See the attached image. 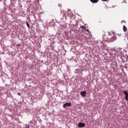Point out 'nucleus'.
Instances as JSON below:
<instances>
[{
	"instance_id": "nucleus-1",
	"label": "nucleus",
	"mask_w": 128,
	"mask_h": 128,
	"mask_svg": "<svg viewBox=\"0 0 128 128\" xmlns=\"http://www.w3.org/2000/svg\"><path fill=\"white\" fill-rule=\"evenodd\" d=\"M84 126H86V124L84 123L80 122L78 124V128H84Z\"/></svg>"
},
{
	"instance_id": "nucleus-2",
	"label": "nucleus",
	"mask_w": 128,
	"mask_h": 128,
	"mask_svg": "<svg viewBox=\"0 0 128 128\" xmlns=\"http://www.w3.org/2000/svg\"><path fill=\"white\" fill-rule=\"evenodd\" d=\"M72 106V103L66 102L64 104L63 108H66V106Z\"/></svg>"
},
{
	"instance_id": "nucleus-3",
	"label": "nucleus",
	"mask_w": 128,
	"mask_h": 128,
	"mask_svg": "<svg viewBox=\"0 0 128 128\" xmlns=\"http://www.w3.org/2000/svg\"><path fill=\"white\" fill-rule=\"evenodd\" d=\"M123 92L125 96V100H128V92H126V90H124Z\"/></svg>"
},
{
	"instance_id": "nucleus-4",
	"label": "nucleus",
	"mask_w": 128,
	"mask_h": 128,
	"mask_svg": "<svg viewBox=\"0 0 128 128\" xmlns=\"http://www.w3.org/2000/svg\"><path fill=\"white\" fill-rule=\"evenodd\" d=\"M80 94H81V96H82L84 98V96H86V92L82 91L80 92Z\"/></svg>"
},
{
	"instance_id": "nucleus-5",
	"label": "nucleus",
	"mask_w": 128,
	"mask_h": 128,
	"mask_svg": "<svg viewBox=\"0 0 128 128\" xmlns=\"http://www.w3.org/2000/svg\"><path fill=\"white\" fill-rule=\"evenodd\" d=\"M116 40V36H113L111 38H110V42H114Z\"/></svg>"
},
{
	"instance_id": "nucleus-6",
	"label": "nucleus",
	"mask_w": 128,
	"mask_h": 128,
	"mask_svg": "<svg viewBox=\"0 0 128 128\" xmlns=\"http://www.w3.org/2000/svg\"><path fill=\"white\" fill-rule=\"evenodd\" d=\"M80 28H82V30H86V32H88V30H86V27L84 26H80Z\"/></svg>"
},
{
	"instance_id": "nucleus-7",
	"label": "nucleus",
	"mask_w": 128,
	"mask_h": 128,
	"mask_svg": "<svg viewBox=\"0 0 128 128\" xmlns=\"http://www.w3.org/2000/svg\"><path fill=\"white\" fill-rule=\"evenodd\" d=\"M98 0H90L91 2H93V4H96V2H98Z\"/></svg>"
},
{
	"instance_id": "nucleus-8",
	"label": "nucleus",
	"mask_w": 128,
	"mask_h": 128,
	"mask_svg": "<svg viewBox=\"0 0 128 128\" xmlns=\"http://www.w3.org/2000/svg\"><path fill=\"white\" fill-rule=\"evenodd\" d=\"M123 30L124 32H126V30H128V29L126 28V26L124 25L123 26Z\"/></svg>"
},
{
	"instance_id": "nucleus-9",
	"label": "nucleus",
	"mask_w": 128,
	"mask_h": 128,
	"mask_svg": "<svg viewBox=\"0 0 128 128\" xmlns=\"http://www.w3.org/2000/svg\"><path fill=\"white\" fill-rule=\"evenodd\" d=\"M26 24L28 28H30V24L28 22V21L26 22Z\"/></svg>"
},
{
	"instance_id": "nucleus-10",
	"label": "nucleus",
	"mask_w": 128,
	"mask_h": 128,
	"mask_svg": "<svg viewBox=\"0 0 128 128\" xmlns=\"http://www.w3.org/2000/svg\"><path fill=\"white\" fill-rule=\"evenodd\" d=\"M112 34L113 36H114L116 34V32H112Z\"/></svg>"
},
{
	"instance_id": "nucleus-11",
	"label": "nucleus",
	"mask_w": 128,
	"mask_h": 128,
	"mask_svg": "<svg viewBox=\"0 0 128 128\" xmlns=\"http://www.w3.org/2000/svg\"><path fill=\"white\" fill-rule=\"evenodd\" d=\"M102 2H108V0H102Z\"/></svg>"
},
{
	"instance_id": "nucleus-12",
	"label": "nucleus",
	"mask_w": 128,
	"mask_h": 128,
	"mask_svg": "<svg viewBox=\"0 0 128 128\" xmlns=\"http://www.w3.org/2000/svg\"><path fill=\"white\" fill-rule=\"evenodd\" d=\"M122 22H124L126 24V21L122 20Z\"/></svg>"
},
{
	"instance_id": "nucleus-13",
	"label": "nucleus",
	"mask_w": 128,
	"mask_h": 128,
	"mask_svg": "<svg viewBox=\"0 0 128 128\" xmlns=\"http://www.w3.org/2000/svg\"><path fill=\"white\" fill-rule=\"evenodd\" d=\"M20 46V44H18L17 46Z\"/></svg>"
},
{
	"instance_id": "nucleus-14",
	"label": "nucleus",
	"mask_w": 128,
	"mask_h": 128,
	"mask_svg": "<svg viewBox=\"0 0 128 128\" xmlns=\"http://www.w3.org/2000/svg\"><path fill=\"white\" fill-rule=\"evenodd\" d=\"M18 96H20V93L18 92Z\"/></svg>"
},
{
	"instance_id": "nucleus-15",
	"label": "nucleus",
	"mask_w": 128,
	"mask_h": 128,
	"mask_svg": "<svg viewBox=\"0 0 128 128\" xmlns=\"http://www.w3.org/2000/svg\"><path fill=\"white\" fill-rule=\"evenodd\" d=\"M26 128H30V126H27Z\"/></svg>"
},
{
	"instance_id": "nucleus-16",
	"label": "nucleus",
	"mask_w": 128,
	"mask_h": 128,
	"mask_svg": "<svg viewBox=\"0 0 128 128\" xmlns=\"http://www.w3.org/2000/svg\"><path fill=\"white\" fill-rule=\"evenodd\" d=\"M110 34H111L110 33H109V36H110Z\"/></svg>"
},
{
	"instance_id": "nucleus-17",
	"label": "nucleus",
	"mask_w": 128,
	"mask_h": 128,
	"mask_svg": "<svg viewBox=\"0 0 128 128\" xmlns=\"http://www.w3.org/2000/svg\"><path fill=\"white\" fill-rule=\"evenodd\" d=\"M70 16H72V14H71V15Z\"/></svg>"
}]
</instances>
